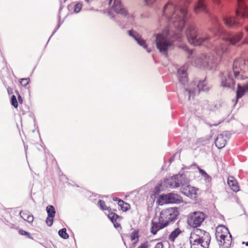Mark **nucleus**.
I'll return each mask as SVG.
<instances>
[{
	"mask_svg": "<svg viewBox=\"0 0 248 248\" xmlns=\"http://www.w3.org/2000/svg\"><path fill=\"white\" fill-rule=\"evenodd\" d=\"M187 15L186 6L176 7L173 3L169 2L164 6L161 20L167 21L170 25L181 32L185 25Z\"/></svg>",
	"mask_w": 248,
	"mask_h": 248,
	"instance_id": "1",
	"label": "nucleus"
},
{
	"mask_svg": "<svg viewBox=\"0 0 248 248\" xmlns=\"http://www.w3.org/2000/svg\"><path fill=\"white\" fill-rule=\"evenodd\" d=\"M222 27L216 25L213 27L201 36H198V29L194 25L188 26L186 31V34L188 42L191 44L196 46L201 45L203 43L215 40L213 38L216 36L223 34Z\"/></svg>",
	"mask_w": 248,
	"mask_h": 248,
	"instance_id": "2",
	"label": "nucleus"
},
{
	"mask_svg": "<svg viewBox=\"0 0 248 248\" xmlns=\"http://www.w3.org/2000/svg\"><path fill=\"white\" fill-rule=\"evenodd\" d=\"M156 46H170L172 43L181 40V33H177L172 36L171 32L165 29L161 33L155 35Z\"/></svg>",
	"mask_w": 248,
	"mask_h": 248,
	"instance_id": "3",
	"label": "nucleus"
},
{
	"mask_svg": "<svg viewBox=\"0 0 248 248\" xmlns=\"http://www.w3.org/2000/svg\"><path fill=\"white\" fill-rule=\"evenodd\" d=\"M232 70L236 78L241 80L248 78V59H235L233 63Z\"/></svg>",
	"mask_w": 248,
	"mask_h": 248,
	"instance_id": "4",
	"label": "nucleus"
},
{
	"mask_svg": "<svg viewBox=\"0 0 248 248\" xmlns=\"http://www.w3.org/2000/svg\"><path fill=\"white\" fill-rule=\"evenodd\" d=\"M211 237L209 233L206 231L199 229L194 228L190 233L189 241L191 244H194L202 242L210 241Z\"/></svg>",
	"mask_w": 248,
	"mask_h": 248,
	"instance_id": "5",
	"label": "nucleus"
},
{
	"mask_svg": "<svg viewBox=\"0 0 248 248\" xmlns=\"http://www.w3.org/2000/svg\"><path fill=\"white\" fill-rule=\"evenodd\" d=\"M178 215V211L176 208L170 207L165 209L161 211L159 220L168 226L170 222L176 219Z\"/></svg>",
	"mask_w": 248,
	"mask_h": 248,
	"instance_id": "6",
	"label": "nucleus"
},
{
	"mask_svg": "<svg viewBox=\"0 0 248 248\" xmlns=\"http://www.w3.org/2000/svg\"><path fill=\"white\" fill-rule=\"evenodd\" d=\"M217 59L211 54L202 55L195 61L196 66L199 68H211L215 63Z\"/></svg>",
	"mask_w": 248,
	"mask_h": 248,
	"instance_id": "7",
	"label": "nucleus"
},
{
	"mask_svg": "<svg viewBox=\"0 0 248 248\" xmlns=\"http://www.w3.org/2000/svg\"><path fill=\"white\" fill-rule=\"evenodd\" d=\"M205 215L201 212H195L191 213L187 219V223L189 226L197 228L201 226L205 219Z\"/></svg>",
	"mask_w": 248,
	"mask_h": 248,
	"instance_id": "8",
	"label": "nucleus"
},
{
	"mask_svg": "<svg viewBox=\"0 0 248 248\" xmlns=\"http://www.w3.org/2000/svg\"><path fill=\"white\" fill-rule=\"evenodd\" d=\"M237 8L235 11V16L240 21L242 18H248V7L243 0H237Z\"/></svg>",
	"mask_w": 248,
	"mask_h": 248,
	"instance_id": "9",
	"label": "nucleus"
},
{
	"mask_svg": "<svg viewBox=\"0 0 248 248\" xmlns=\"http://www.w3.org/2000/svg\"><path fill=\"white\" fill-rule=\"evenodd\" d=\"M225 25L228 28H237L243 25V23L236 16H224L222 18Z\"/></svg>",
	"mask_w": 248,
	"mask_h": 248,
	"instance_id": "10",
	"label": "nucleus"
},
{
	"mask_svg": "<svg viewBox=\"0 0 248 248\" xmlns=\"http://www.w3.org/2000/svg\"><path fill=\"white\" fill-rule=\"evenodd\" d=\"M231 235L228 228L223 225H218L216 231V237L217 240H221L226 236Z\"/></svg>",
	"mask_w": 248,
	"mask_h": 248,
	"instance_id": "11",
	"label": "nucleus"
},
{
	"mask_svg": "<svg viewBox=\"0 0 248 248\" xmlns=\"http://www.w3.org/2000/svg\"><path fill=\"white\" fill-rule=\"evenodd\" d=\"M112 0H109V3H111ZM112 9L116 13L118 14L125 15L126 11L123 8L121 4V0H114L113 4L112 6Z\"/></svg>",
	"mask_w": 248,
	"mask_h": 248,
	"instance_id": "12",
	"label": "nucleus"
},
{
	"mask_svg": "<svg viewBox=\"0 0 248 248\" xmlns=\"http://www.w3.org/2000/svg\"><path fill=\"white\" fill-rule=\"evenodd\" d=\"M217 241L220 248H230L232 242V235L226 236Z\"/></svg>",
	"mask_w": 248,
	"mask_h": 248,
	"instance_id": "13",
	"label": "nucleus"
},
{
	"mask_svg": "<svg viewBox=\"0 0 248 248\" xmlns=\"http://www.w3.org/2000/svg\"><path fill=\"white\" fill-rule=\"evenodd\" d=\"M182 191L185 195L192 198L197 195V189L194 187L187 185L182 188Z\"/></svg>",
	"mask_w": 248,
	"mask_h": 248,
	"instance_id": "14",
	"label": "nucleus"
},
{
	"mask_svg": "<svg viewBox=\"0 0 248 248\" xmlns=\"http://www.w3.org/2000/svg\"><path fill=\"white\" fill-rule=\"evenodd\" d=\"M243 35V34L242 32H238L234 35L229 37L225 38L222 36V39L223 40H226L227 41H229L231 45H234L240 41L242 39Z\"/></svg>",
	"mask_w": 248,
	"mask_h": 248,
	"instance_id": "15",
	"label": "nucleus"
},
{
	"mask_svg": "<svg viewBox=\"0 0 248 248\" xmlns=\"http://www.w3.org/2000/svg\"><path fill=\"white\" fill-rule=\"evenodd\" d=\"M227 143V136L223 134H221L218 135L215 140L216 146L218 149H221L223 148L226 144Z\"/></svg>",
	"mask_w": 248,
	"mask_h": 248,
	"instance_id": "16",
	"label": "nucleus"
},
{
	"mask_svg": "<svg viewBox=\"0 0 248 248\" xmlns=\"http://www.w3.org/2000/svg\"><path fill=\"white\" fill-rule=\"evenodd\" d=\"M248 92V82L244 85L243 86H241L239 84L237 85V89L236 92V102L238 100L242 97L246 93Z\"/></svg>",
	"mask_w": 248,
	"mask_h": 248,
	"instance_id": "17",
	"label": "nucleus"
},
{
	"mask_svg": "<svg viewBox=\"0 0 248 248\" xmlns=\"http://www.w3.org/2000/svg\"><path fill=\"white\" fill-rule=\"evenodd\" d=\"M151 224V232L153 234H156L159 230L167 226L164 222L160 221L159 220L158 222L152 221Z\"/></svg>",
	"mask_w": 248,
	"mask_h": 248,
	"instance_id": "18",
	"label": "nucleus"
},
{
	"mask_svg": "<svg viewBox=\"0 0 248 248\" xmlns=\"http://www.w3.org/2000/svg\"><path fill=\"white\" fill-rule=\"evenodd\" d=\"M19 215L22 218L30 224L32 223L33 221V216L28 210L21 211L19 213Z\"/></svg>",
	"mask_w": 248,
	"mask_h": 248,
	"instance_id": "19",
	"label": "nucleus"
},
{
	"mask_svg": "<svg viewBox=\"0 0 248 248\" xmlns=\"http://www.w3.org/2000/svg\"><path fill=\"white\" fill-rule=\"evenodd\" d=\"M228 184L231 189L234 192H236L239 191L238 184L233 177L230 176L228 177Z\"/></svg>",
	"mask_w": 248,
	"mask_h": 248,
	"instance_id": "20",
	"label": "nucleus"
},
{
	"mask_svg": "<svg viewBox=\"0 0 248 248\" xmlns=\"http://www.w3.org/2000/svg\"><path fill=\"white\" fill-rule=\"evenodd\" d=\"M108 217L112 222L115 228L121 227L120 220L121 218L116 213L111 212L108 215Z\"/></svg>",
	"mask_w": 248,
	"mask_h": 248,
	"instance_id": "21",
	"label": "nucleus"
},
{
	"mask_svg": "<svg viewBox=\"0 0 248 248\" xmlns=\"http://www.w3.org/2000/svg\"><path fill=\"white\" fill-rule=\"evenodd\" d=\"M194 12L196 14H198L201 12L207 13L206 5L205 4L204 0H199L196 5L194 8Z\"/></svg>",
	"mask_w": 248,
	"mask_h": 248,
	"instance_id": "22",
	"label": "nucleus"
},
{
	"mask_svg": "<svg viewBox=\"0 0 248 248\" xmlns=\"http://www.w3.org/2000/svg\"><path fill=\"white\" fill-rule=\"evenodd\" d=\"M235 82L232 77L230 75H227V78H225V79H223L221 82V85L223 87L231 88L233 87Z\"/></svg>",
	"mask_w": 248,
	"mask_h": 248,
	"instance_id": "23",
	"label": "nucleus"
},
{
	"mask_svg": "<svg viewBox=\"0 0 248 248\" xmlns=\"http://www.w3.org/2000/svg\"><path fill=\"white\" fill-rule=\"evenodd\" d=\"M178 75L179 81L182 84H184L187 82V75L184 67H181L178 70Z\"/></svg>",
	"mask_w": 248,
	"mask_h": 248,
	"instance_id": "24",
	"label": "nucleus"
},
{
	"mask_svg": "<svg viewBox=\"0 0 248 248\" xmlns=\"http://www.w3.org/2000/svg\"><path fill=\"white\" fill-rule=\"evenodd\" d=\"M169 194L170 203H180L183 202V198L179 195L173 193Z\"/></svg>",
	"mask_w": 248,
	"mask_h": 248,
	"instance_id": "25",
	"label": "nucleus"
},
{
	"mask_svg": "<svg viewBox=\"0 0 248 248\" xmlns=\"http://www.w3.org/2000/svg\"><path fill=\"white\" fill-rule=\"evenodd\" d=\"M183 231L179 228H177L175 229L169 235V240L173 242L175 241L176 238L182 233Z\"/></svg>",
	"mask_w": 248,
	"mask_h": 248,
	"instance_id": "26",
	"label": "nucleus"
},
{
	"mask_svg": "<svg viewBox=\"0 0 248 248\" xmlns=\"http://www.w3.org/2000/svg\"><path fill=\"white\" fill-rule=\"evenodd\" d=\"M129 33L135 39L139 45L140 46H144L145 45V41L136 32L133 31H129Z\"/></svg>",
	"mask_w": 248,
	"mask_h": 248,
	"instance_id": "27",
	"label": "nucleus"
},
{
	"mask_svg": "<svg viewBox=\"0 0 248 248\" xmlns=\"http://www.w3.org/2000/svg\"><path fill=\"white\" fill-rule=\"evenodd\" d=\"M169 193L165 195H160L157 201L159 205H163L164 204L170 203V199Z\"/></svg>",
	"mask_w": 248,
	"mask_h": 248,
	"instance_id": "28",
	"label": "nucleus"
},
{
	"mask_svg": "<svg viewBox=\"0 0 248 248\" xmlns=\"http://www.w3.org/2000/svg\"><path fill=\"white\" fill-rule=\"evenodd\" d=\"M184 181V179L182 175L177 176L176 177H175L174 179V185L173 186L177 187L183 185L184 184L183 182Z\"/></svg>",
	"mask_w": 248,
	"mask_h": 248,
	"instance_id": "29",
	"label": "nucleus"
},
{
	"mask_svg": "<svg viewBox=\"0 0 248 248\" xmlns=\"http://www.w3.org/2000/svg\"><path fill=\"white\" fill-rule=\"evenodd\" d=\"M130 239L132 241H134L133 244L134 245L136 244L139 239L138 231L135 230L131 233L130 235Z\"/></svg>",
	"mask_w": 248,
	"mask_h": 248,
	"instance_id": "30",
	"label": "nucleus"
},
{
	"mask_svg": "<svg viewBox=\"0 0 248 248\" xmlns=\"http://www.w3.org/2000/svg\"><path fill=\"white\" fill-rule=\"evenodd\" d=\"M210 241L202 242V243H198L192 244L193 248H208Z\"/></svg>",
	"mask_w": 248,
	"mask_h": 248,
	"instance_id": "31",
	"label": "nucleus"
},
{
	"mask_svg": "<svg viewBox=\"0 0 248 248\" xmlns=\"http://www.w3.org/2000/svg\"><path fill=\"white\" fill-rule=\"evenodd\" d=\"M118 204L123 211H126L130 208V204L124 202L123 200L119 201Z\"/></svg>",
	"mask_w": 248,
	"mask_h": 248,
	"instance_id": "32",
	"label": "nucleus"
},
{
	"mask_svg": "<svg viewBox=\"0 0 248 248\" xmlns=\"http://www.w3.org/2000/svg\"><path fill=\"white\" fill-rule=\"evenodd\" d=\"M46 210L47 213V216L55 217L56 211L53 205H48L46 207Z\"/></svg>",
	"mask_w": 248,
	"mask_h": 248,
	"instance_id": "33",
	"label": "nucleus"
},
{
	"mask_svg": "<svg viewBox=\"0 0 248 248\" xmlns=\"http://www.w3.org/2000/svg\"><path fill=\"white\" fill-rule=\"evenodd\" d=\"M197 87L199 91H206L208 90V87H207L206 82L205 80L199 82L197 85Z\"/></svg>",
	"mask_w": 248,
	"mask_h": 248,
	"instance_id": "34",
	"label": "nucleus"
},
{
	"mask_svg": "<svg viewBox=\"0 0 248 248\" xmlns=\"http://www.w3.org/2000/svg\"><path fill=\"white\" fill-rule=\"evenodd\" d=\"M58 233L59 235L63 239H66L69 237V235L66 232V230L65 228H63L59 230Z\"/></svg>",
	"mask_w": 248,
	"mask_h": 248,
	"instance_id": "35",
	"label": "nucleus"
},
{
	"mask_svg": "<svg viewBox=\"0 0 248 248\" xmlns=\"http://www.w3.org/2000/svg\"><path fill=\"white\" fill-rule=\"evenodd\" d=\"M98 205L100 206V207L103 210H108L110 211L111 209L107 207V206L105 202L103 200H99L98 202Z\"/></svg>",
	"mask_w": 248,
	"mask_h": 248,
	"instance_id": "36",
	"label": "nucleus"
},
{
	"mask_svg": "<svg viewBox=\"0 0 248 248\" xmlns=\"http://www.w3.org/2000/svg\"><path fill=\"white\" fill-rule=\"evenodd\" d=\"M18 233L21 235H25L29 238L33 239L32 237L31 236V234L29 232H28L22 229H18Z\"/></svg>",
	"mask_w": 248,
	"mask_h": 248,
	"instance_id": "37",
	"label": "nucleus"
},
{
	"mask_svg": "<svg viewBox=\"0 0 248 248\" xmlns=\"http://www.w3.org/2000/svg\"><path fill=\"white\" fill-rule=\"evenodd\" d=\"M11 103L12 105L15 108H17L18 107V102L16 98V96L15 95H13L11 97Z\"/></svg>",
	"mask_w": 248,
	"mask_h": 248,
	"instance_id": "38",
	"label": "nucleus"
},
{
	"mask_svg": "<svg viewBox=\"0 0 248 248\" xmlns=\"http://www.w3.org/2000/svg\"><path fill=\"white\" fill-rule=\"evenodd\" d=\"M30 81L29 78H24L20 79L19 82L20 84L23 86H26L28 85Z\"/></svg>",
	"mask_w": 248,
	"mask_h": 248,
	"instance_id": "39",
	"label": "nucleus"
},
{
	"mask_svg": "<svg viewBox=\"0 0 248 248\" xmlns=\"http://www.w3.org/2000/svg\"><path fill=\"white\" fill-rule=\"evenodd\" d=\"M54 217H52L47 216L46 219V223L48 226H51L53 223Z\"/></svg>",
	"mask_w": 248,
	"mask_h": 248,
	"instance_id": "40",
	"label": "nucleus"
},
{
	"mask_svg": "<svg viewBox=\"0 0 248 248\" xmlns=\"http://www.w3.org/2000/svg\"><path fill=\"white\" fill-rule=\"evenodd\" d=\"M82 7V4L81 3H77L74 7V12L75 13H78L81 9Z\"/></svg>",
	"mask_w": 248,
	"mask_h": 248,
	"instance_id": "41",
	"label": "nucleus"
},
{
	"mask_svg": "<svg viewBox=\"0 0 248 248\" xmlns=\"http://www.w3.org/2000/svg\"><path fill=\"white\" fill-rule=\"evenodd\" d=\"M218 49L217 50V54L218 56H222L223 55V53L224 52H226L227 51V47H218Z\"/></svg>",
	"mask_w": 248,
	"mask_h": 248,
	"instance_id": "42",
	"label": "nucleus"
},
{
	"mask_svg": "<svg viewBox=\"0 0 248 248\" xmlns=\"http://www.w3.org/2000/svg\"><path fill=\"white\" fill-rule=\"evenodd\" d=\"M180 248H193V246L190 243H188V242H186L181 244Z\"/></svg>",
	"mask_w": 248,
	"mask_h": 248,
	"instance_id": "43",
	"label": "nucleus"
},
{
	"mask_svg": "<svg viewBox=\"0 0 248 248\" xmlns=\"http://www.w3.org/2000/svg\"><path fill=\"white\" fill-rule=\"evenodd\" d=\"M199 172L206 179L210 178L211 179V177L210 176L202 169L201 168H199Z\"/></svg>",
	"mask_w": 248,
	"mask_h": 248,
	"instance_id": "44",
	"label": "nucleus"
},
{
	"mask_svg": "<svg viewBox=\"0 0 248 248\" xmlns=\"http://www.w3.org/2000/svg\"><path fill=\"white\" fill-rule=\"evenodd\" d=\"M184 49L185 52L187 53V55L188 56H190L192 53H193V50L189 49L188 47H183Z\"/></svg>",
	"mask_w": 248,
	"mask_h": 248,
	"instance_id": "45",
	"label": "nucleus"
},
{
	"mask_svg": "<svg viewBox=\"0 0 248 248\" xmlns=\"http://www.w3.org/2000/svg\"><path fill=\"white\" fill-rule=\"evenodd\" d=\"M160 52L167 55L168 47H157Z\"/></svg>",
	"mask_w": 248,
	"mask_h": 248,
	"instance_id": "46",
	"label": "nucleus"
},
{
	"mask_svg": "<svg viewBox=\"0 0 248 248\" xmlns=\"http://www.w3.org/2000/svg\"><path fill=\"white\" fill-rule=\"evenodd\" d=\"M156 0H144V1L146 5H151L154 3Z\"/></svg>",
	"mask_w": 248,
	"mask_h": 248,
	"instance_id": "47",
	"label": "nucleus"
},
{
	"mask_svg": "<svg viewBox=\"0 0 248 248\" xmlns=\"http://www.w3.org/2000/svg\"><path fill=\"white\" fill-rule=\"evenodd\" d=\"M154 248H163V244L162 242L157 243Z\"/></svg>",
	"mask_w": 248,
	"mask_h": 248,
	"instance_id": "48",
	"label": "nucleus"
},
{
	"mask_svg": "<svg viewBox=\"0 0 248 248\" xmlns=\"http://www.w3.org/2000/svg\"><path fill=\"white\" fill-rule=\"evenodd\" d=\"M16 93L18 95V100L20 104H22L23 103V99L21 97V96L20 95V94L17 91L16 92Z\"/></svg>",
	"mask_w": 248,
	"mask_h": 248,
	"instance_id": "49",
	"label": "nucleus"
},
{
	"mask_svg": "<svg viewBox=\"0 0 248 248\" xmlns=\"http://www.w3.org/2000/svg\"><path fill=\"white\" fill-rule=\"evenodd\" d=\"M148 245L147 243H144L142 244L140 246H139L138 248H148Z\"/></svg>",
	"mask_w": 248,
	"mask_h": 248,
	"instance_id": "50",
	"label": "nucleus"
},
{
	"mask_svg": "<svg viewBox=\"0 0 248 248\" xmlns=\"http://www.w3.org/2000/svg\"><path fill=\"white\" fill-rule=\"evenodd\" d=\"M213 2L217 4H219L220 3V0H212Z\"/></svg>",
	"mask_w": 248,
	"mask_h": 248,
	"instance_id": "51",
	"label": "nucleus"
},
{
	"mask_svg": "<svg viewBox=\"0 0 248 248\" xmlns=\"http://www.w3.org/2000/svg\"><path fill=\"white\" fill-rule=\"evenodd\" d=\"M113 200L114 201L117 202H118V203L119 202V201H122V200H121V199H119V198H117V197H114V198H113Z\"/></svg>",
	"mask_w": 248,
	"mask_h": 248,
	"instance_id": "52",
	"label": "nucleus"
},
{
	"mask_svg": "<svg viewBox=\"0 0 248 248\" xmlns=\"http://www.w3.org/2000/svg\"><path fill=\"white\" fill-rule=\"evenodd\" d=\"M245 42L248 44V37L246 39Z\"/></svg>",
	"mask_w": 248,
	"mask_h": 248,
	"instance_id": "53",
	"label": "nucleus"
},
{
	"mask_svg": "<svg viewBox=\"0 0 248 248\" xmlns=\"http://www.w3.org/2000/svg\"><path fill=\"white\" fill-rule=\"evenodd\" d=\"M93 0H86V1L87 2H89L91 1H92Z\"/></svg>",
	"mask_w": 248,
	"mask_h": 248,
	"instance_id": "54",
	"label": "nucleus"
},
{
	"mask_svg": "<svg viewBox=\"0 0 248 248\" xmlns=\"http://www.w3.org/2000/svg\"><path fill=\"white\" fill-rule=\"evenodd\" d=\"M246 31L248 32V26L246 28Z\"/></svg>",
	"mask_w": 248,
	"mask_h": 248,
	"instance_id": "55",
	"label": "nucleus"
},
{
	"mask_svg": "<svg viewBox=\"0 0 248 248\" xmlns=\"http://www.w3.org/2000/svg\"><path fill=\"white\" fill-rule=\"evenodd\" d=\"M145 48H147V51L148 52H149V51H150V50H149L148 49V47H145Z\"/></svg>",
	"mask_w": 248,
	"mask_h": 248,
	"instance_id": "56",
	"label": "nucleus"
},
{
	"mask_svg": "<svg viewBox=\"0 0 248 248\" xmlns=\"http://www.w3.org/2000/svg\"><path fill=\"white\" fill-rule=\"evenodd\" d=\"M246 246H248V242H246Z\"/></svg>",
	"mask_w": 248,
	"mask_h": 248,
	"instance_id": "57",
	"label": "nucleus"
}]
</instances>
